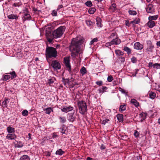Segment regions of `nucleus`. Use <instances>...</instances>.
Listing matches in <instances>:
<instances>
[{
	"mask_svg": "<svg viewBox=\"0 0 160 160\" xmlns=\"http://www.w3.org/2000/svg\"><path fill=\"white\" fill-rule=\"evenodd\" d=\"M84 41V39L80 36L72 39L71 45L70 46V50L72 52V55H76L79 52L80 49V46Z\"/></svg>",
	"mask_w": 160,
	"mask_h": 160,
	"instance_id": "1",
	"label": "nucleus"
},
{
	"mask_svg": "<svg viewBox=\"0 0 160 160\" xmlns=\"http://www.w3.org/2000/svg\"><path fill=\"white\" fill-rule=\"evenodd\" d=\"M65 27L61 26L55 30L53 32L52 35L55 38H59L62 36L65 31Z\"/></svg>",
	"mask_w": 160,
	"mask_h": 160,
	"instance_id": "2",
	"label": "nucleus"
},
{
	"mask_svg": "<svg viewBox=\"0 0 160 160\" xmlns=\"http://www.w3.org/2000/svg\"><path fill=\"white\" fill-rule=\"evenodd\" d=\"M46 55L49 58L56 57L57 52L56 49L52 47H48L46 50Z\"/></svg>",
	"mask_w": 160,
	"mask_h": 160,
	"instance_id": "3",
	"label": "nucleus"
},
{
	"mask_svg": "<svg viewBox=\"0 0 160 160\" xmlns=\"http://www.w3.org/2000/svg\"><path fill=\"white\" fill-rule=\"evenodd\" d=\"M79 112L84 114L87 111V106L86 103L83 101H79L78 102Z\"/></svg>",
	"mask_w": 160,
	"mask_h": 160,
	"instance_id": "4",
	"label": "nucleus"
},
{
	"mask_svg": "<svg viewBox=\"0 0 160 160\" xmlns=\"http://www.w3.org/2000/svg\"><path fill=\"white\" fill-rule=\"evenodd\" d=\"M64 60L66 67L68 69V70L70 72L71 70V68L70 64L69 59V58L68 57L64 58Z\"/></svg>",
	"mask_w": 160,
	"mask_h": 160,
	"instance_id": "5",
	"label": "nucleus"
},
{
	"mask_svg": "<svg viewBox=\"0 0 160 160\" xmlns=\"http://www.w3.org/2000/svg\"><path fill=\"white\" fill-rule=\"evenodd\" d=\"M24 14L22 18L23 20L24 21L26 20H30L31 18V16L28 14V11L27 9H25L24 12Z\"/></svg>",
	"mask_w": 160,
	"mask_h": 160,
	"instance_id": "6",
	"label": "nucleus"
},
{
	"mask_svg": "<svg viewBox=\"0 0 160 160\" xmlns=\"http://www.w3.org/2000/svg\"><path fill=\"white\" fill-rule=\"evenodd\" d=\"M52 65L54 69L56 70L59 69L61 68L60 63L56 60H54L52 62Z\"/></svg>",
	"mask_w": 160,
	"mask_h": 160,
	"instance_id": "7",
	"label": "nucleus"
},
{
	"mask_svg": "<svg viewBox=\"0 0 160 160\" xmlns=\"http://www.w3.org/2000/svg\"><path fill=\"white\" fill-rule=\"evenodd\" d=\"M133 47L134 49L136 50H141L143 48V45L139 42H137L134 43Z\"/></svg>",
	"mask_w": 160,
	"mask_h": 160,
	"instance_id": "8",
	"label": "nucleus"
},
{
	"mask_svg": "<svg viewBox=\"0 0 160 160\" xmlns=\"http://www.w3.org/2000/svg\"><path fill=\"white\" fill-rule=\"evenodd\" d=\"M73 109V108L70 106L68 107H63L61 109V110L62 112L67 113L68 112L72 111Z\"/></svg>",
	"mask_w": 160,
	"mask_h": 160,
	"instance_id": "9",
	"label": "nucleus"
},
{
	"mask_svg": "<svg viewBox=\"0 0 160 160\" xmlns=\"http://www.w3.org/2000/svg\"><path fill=\"white\" fill-rule=\"evenodd\" d=\"M7 139L9 140H15L17 138V136L12 133H8L6 136Z\"/></svg>",
	"mask_w": 160,
	"mask_h": 160,
	"instance_id": "10",
	"label": "nucleus"
},
{
	"mask_svg": "<svg viewBox=\"0 0 160 160\" xmlns=\"http://www.w3.org/2000/svg\"><path fill=\"white\" fill-rule=\"evenodd\" d=\"M19 16L17 14H12L7 16L8 18L9 19H15L16 20L18 19Z\"/></svg>",
	"mask_w": 160,
	"mask_h": 160,
	"instance_id": "11",
	"label": "nucleus"
},
{
	"mask_svg": "<svg viewBox=\"0 0 160 160\" xmlns=\"http://www.w3.org/2000/svg\"><path fill=\"white\" fill-rule=\"evenodd\" d=\"M147 11L148 13H152L154 12L153 6L152 4H149L147 8Z\"/></svg>",
	"mask_w": 160,
	"mask_h": 160,
	"instance_id": "12",
	"label": "nucleus"
},
{
	"mask_svg": "<svg viewBox=\"0 0 160 160\" xmlns=\"http://www.w3.org/2000/svg\"><path fill=\"white\" fill-rule=\"evenodd\" d=\"M112 45H117L119 44L121 42V40L117 38H116L115 39H113L111 41Z\"/></svg>",
	"mask_w": 160,
	"mask_h": 160,
	"instance_id": "13",
	"label": "nucleus"
},
{
	"mask_svg": "<svg viewBox=\"0 0 160 160\" xmlns=\"http://www.w3.org/2000/svg\"><path fill=\"white\" fill-rule=\"evenodd\" d=\"M147 114L145 113L142 112L139 115V117L140 118V120L142 122L146 117Z\"/></svg>",
	"mask_w": 160,
	"mask_h": 160,
	"instance_id": "14",
	"label": "nucleus"
},
{
	"mask_svg": "<svg viewBox=\"0 0 160 160\" xmlns=\"http://www.w3.org/2000/svg\"><path fill=\"white\" fill-rule=\"evenodd\" d=\"M7 130L9 133L14 134L15 131V129L10 126L7 127Z\"/></svg>",
	"mask_w": 160,
	"mask_h": 160,
	"instance_id": "15",
	"label": "nucleus"
},
{
	"mask_svg": "<svg viewBox=\"0 0 160 160\" xmlns=\"http://www.w3.org/2000/svg\"><path fill=\"white\" fill-rule=\"evenodd\" d=\"M148 26L150 28H152L155 25V22L151 20L149 21L147 23Z\"/></svg>",
	"mask_w": 160,
	"mask_h": 160,
	"instance_id": "16",
	"label": "nucleus"
},
{
	"mask_svg": "<svg viewBox=\"0 0 160 160\" xmlns=\"http://www.w3.org/2000/svg\"><path fill=\"white\" fill-rule=\"evenodd\" d=\"M153 46L150 44L148 47L146 49V50L148 53L151 52H152L153 49Z\"/></svg>",
	"mask_w": 160,
	"mask_h": 160,
	"instance_id": "17",
	"label": "nucleus"
},
{
	"mask_svg": "<svg viewBox=\"0 0 160 160\" xmlns=\"http://www.w3.org/2000/svg\"><path fill=\"white\" fill-rule=\"evenodd\" d=\"M130 102L136 107H138L139 106V102L136 99H132L131 100Z\"/></svg>",
	"mask_w": 160,
	"mask_h": 160,
	"instance_id": "18",
	"label": "nucleus"
},
{
	"mask_svg": "<svg viewBox=\"0 0 160 160\" xmlns=\"http://www.w3.org/2000/svg\"><path fill=\"white\" fill-rule=\"evenodd\" d=\"M150 98L152 99H154L156 97V94L155 92L151 91L149 92Z\"/></svg>",
	"mask_w": 160,
	"mask_h": 160,
	"instance_id": "19",
	"label": "nucleus"
},
{
	"mask_svg": "<svg viewBox=\"0 0 160 160\" xmlns=\"http://www.w3.org/2000/svg\"><path fill=\"white\" fill-rule=\"evenodd\" d=\"M139 22V19L137 18L134 20L130 22V24L134 26L135 24H138Z\"/></svg>",
	"mask_w": 160,
	"mask_h": 160,
	"instance_id": "20",
	"label": "nucleus"
},
{
	"mask_svg": "<svg viewBox=\"0 0 160 160\" xmlns=\"http://www.w3.org/2000/svg\"><path fill=\"white\" fill-rule=\"evenodd\" d=\"M46 34L47 37V39L48 41L50 42H52V38L49 37L50 35H51V33L50 32L49 33L46 32Z\"/></svg>",
	"mask_w": 160,
	"mask_h": 160,
	"instance_id": "21",
	"label": "nucleus"
},
{
	"mask_svg": "<svg viewBox=\"0 0 160 160\" xmlns=\"http://www.w3.org/2000/svg\"><path fill=\"white\" fill-rule=\"evenodd\" d=\"M20 160H30V159L28 155H24L21 157Z\"/></svg>",
	"mask_w": 160,
	"mask_h": 160,
	"instance_id": "22",
	"label": "nucleus"
},
{
	"mask_svg": "<svg viewBox=\"0 0 160 160\" xmlns=\"http://www.w3.org/2000/svg\"><path fill=\"white\" fill-rule=\"evenodd\" d=\"M126 109V104H124L123 105H121L119 108V111L121 112H122L125 111Z\"/></svg>",
	"mask_w": 160,
	"mask_h": 160,
	"instance_id": "23",
	"label": "nucleus"
},
{
	"mask_svg": "<svg viewBox=\"0 0 160 160\" xmlns=\"http://www.w3.org/2000/svg\"><path fill=\"white\" fill-rule=\"evenodd\" d=\"M45 111H46V113L49 114L52 112H53V110L51 108H46Z\"/></svg>",
	"mask_w": 160,
	"mask_h": 160,
	"instance_id": "24",
	"label": "nucleus"
},
{
	"mask_svg": "<svg viewBox=\"0 0 160 160\" xmlns=\"http://www.w3.org/2000/svg\"><path fill=\"white\" fill-rule=\"evenodd\" d=\"M117 117L118 120L120 122H122L123 121V117L122 115V114H118L117 115Z\"/></svg>",
	"mask_w": 160,
	"mask_h": 160,
	"instance_id": "25",
	"label": "nucleus"
},
{
	"mask_svg": "<svg viewBox=\"0 0 160 160\" xmlns=\"http://www.w3.org/2000/svg\"><path fill=\"white\" fill-rule=\"evenodd\" d=\"M68 120L72 122L74 120L75 118L72 114H70L68 117Z\"/></svg>",
	"mask_w": 160,
	"mask_h": 160,
	"instance_id": "26",
	"label": "nucleus"
},
{
	"mask_svg": "<svg viewBox=\"0 0 160 160\" xmlns=\"http://www.w3.org/2000/svg\"><path fill=\"white\" fill-rule=\"evenodd\" d=\"M64 153V152L62 151L61 149H60L56 151V154L59 155H62Z\"/></svg>",
	"mask_w": 160,
	"mask_h": 160,
	"instance_id": "27",
	"label": "nucleus"
},
{
	"mask_svg": "<svg viewBox=\"0 0 160 160\" xmlns=\"http://www.w3.org/2000/svg\"><path fill=\"white\" fill-rule=\"evenodd\" d=\"M80 72L81 74H82V75H84L85 73H86L87 72V71L86 68L84 67H82L81 69H80Z\"/></svg>",
	"mask_w": 160,
	"mask_h": 160,
	"instance_id": "28",
	"label": "nucleus"
},
{
	"mask_svg": "<svg viewBox=\"0 0 160 160\" xmlns=\"http://www.w3.org/2000/svg\"><path fill=\"white\" fill-rule=\"evenodd\" d=\"M54 78H52L48 80V83L50 86H51L52 84L54 82Z\"/></svg>",
	"mask_w": 160,
	"mask_h": 160,
	"instance_id": "29",
	"label": "nucleus"
},
{
	"mask_svg": "<svg viewBox=\"0 0 160 160\" xmlns=\"http://www.w3.org/2000/svg\"><path fill=\"white\" fill-rule=\"evenodd\" d=\"M123 50L126 52L128 54H130L131 53V50L130 48L127 47H124Z\"/></svg>",
	"mask_w": 160,
	"mask_h": 160,
	"instance_id": "30",
	"label": "nucleus"
},
{
	"mask_svg": "<svg viewBox=\"0 0 160 160\" xmlns=\"http://www.w3.org/2000/svg\"><path fill=\"white\" fill-rule=\"evenodd\" d=\"M96 9L95 8H90L88 10V12L90 14H93L95 12Z\"/></svg>",
	"mask_w": 160,
	"mask_h": 160,
	"instance_id": "31",
	"label": "nucleus"
},
{
	"mask_svg": "<svg viewBox=\"0 0 160 160\" xmlns=\"http://www.w3.org/2000/svg\"><path fill=\"white\" fill-rule=\"evenodd\" d=\"M115 53L118 56L122 55H123V53L119 50H115Z\"/></svg>",
	"mask_w": 160,
	"mask_h": 160,
	"instance_id": "32",
	"label": "nucleus"
},
{
	"mask_svg": "<svg viewBox=\"0 0 160 160\" xmlns=\"http://www.w3.org/2000/svg\"><path fill=\"white\" fill-rule=\"evenodd\" d=\"M60 120V122L62 123H65L66 121V119L65 117H60L59 118Z\"/></svg>",
	"mask_w": 160,
	"mask_h": 160,
	"instance_id": "33",
	"label": "nucleus"
},
{
	"mask_svg": "<svg viewBox=\"0 0 160 160\" xmlns=\"http://www.w3.org/2000/svg\"><path fill=\"white\" fill-rule=\"evenodd\" d=\"M158 18L157 16H150L148 18L149 20H156Z\"/></svg>",
	"mask_w": 160,
	"mask_h": 160,
	"instance_id": "34",
	"label": "nucleus"
},
{
	"mask_svg": "<svg viewBox=\"0 0 160 160\" xmlns=\"http://www.w3.org/2000/svg\"><path fill=\"white\" fill-rule=\"evenodd\" d=\"M9 74L11 75V78L12 79L14 78L16 76V75L15 71H13L10 73Z\"/></svg>",
	"mask_w": 160,
	"mask_h": 160,
	"instance_id": "35",
	"label": "nucleus"
},
{
	"mask_svg": "<svg viewBox=\"0 0 160 160\" xmlns=\"http://www.w3.org/2000/svg\"><path fill=\"white\" fill-rule=\"evenodd\" d=\"M153 68L156 69H160V64L158 63H155L153 65Z\"/></svg>",
	"mask_w": 160,
	"mask_h": 160,
	"instance_id": "36",
	"label": "nucleus"
},
{
	"mask_svg": "<svg viewBox=\"0 0 160 160\" xmlns=\"http://www.w3.org/2000/svg\"><path fill=\"white\" fill-rule=\"evenodd\" d=\"M22 114L24 116H27L28 115V112L27 110H24L22 111Z\"/></svg>",
	"mask_w": 160,
	"mask_h": 160,
	"instance_id": "37",
	"label": "nucleus"
},
{
	"mask_svg": "<svg viewBox=\"0 0 160 160\" xmlns=\"http://www.w3.org/2000/svg\"><path fill=\"white\" fill-rule=\"evenodd\" d=\"M128 12L130 14L133 15H136L137 14L136 12L135 11L133 10H129Z\"/></svg>",
	"mask_w": 160,
	"mask_h": 160,
	"instance_id": "38",
	"label": "nucleus"
},
{
	"mask_svg": "<svg viewBox=\"0 0 160 160\" xmlns=\"http://www.w3.org/2000/svg\"><path fill=\"white\" fill-rule=\"evenodd\" d=\"M10 78H11V76L9 75H5L3 76V80L5 81L7 80Z\"/></svg>",
	"mask_w": 160,
	"mask_h": 160,
	"instance_id": "39",
	"label": "nucleus"
},
{
	"mask_svg": "<svg viewBox=\"0 0 160 160\" xmlns=\"http://www.w3.org/2000/svg\"><path fill=\"white\" fill-rule=\"evenodd\" d=\"M85 4V5L88 7H90L92 5V2L90 1H88Z\"/></svg>",
	"mask_w": 160,
	"mask_h": 160,
	"instance_id": "40",
	"label": "nucleus"
},
{
	"mask_svg": "<svg viewBox=\"0 0 160 160\" xmlns=\"http://www.w3.org/2000/svg\"><path fill=\"white\" fill-rule=\"evenodd\" d=\"M65 86L67 85V84H69V80L68 79H64L63 80Z\"/></svg>",
	"mask_w": 160,
	"mask_h": 160,
	"instance_id": "41",
	"label": "nucleus"
},
{
	"mask_svg": "<svg viewBox=\"0 0 160 160\" xmlns=\"http://www.w3.org/2000/svg\"><path fill=\"white\" fill-rule=\"evenodd\" d=\"M98 41V39L97 38H93L90 42V44L92 45L94 44L95 42H97Z\"/></svg>",
	"mask_w": 160,
	"mask_h": 160,
	"instance_id": "42",
	"label": "nucleus"
},
{
	"mask_svg": "<svg viewBox=\"0 0 160 160\" xmlns=\"http://www.w3.org/2000/svg\"><path fill=\"white\" fill-rule=\"evenodd\" d=\"M113 80V78L112 76L111 75L109 76L108 77L107 80L109 82H112Z\"/></svg>",
	"mask_w": 160,
	"mask_h": 160,
	"instance_id": "43",
	"label": "nucleus"
},
{
	"mask_svg": "<svg viewBox=\"0 0 160 160\" xmlns=\"http://www.w3.org/2000/svg\"><path fill=\"white\" fill-rule=\"evenodd\" d=\"M131 62L133 63H135L137 61V58L134 57H133L131 59Z\"/></svg>",
	"mask_w": 160,
	"mask_h": 160,
	"instance_id": "44",
	"label": "nucleus"
},
{
	"mask_svg": "<svg viewBox=\"0 0 160 160\" xmlns=\"http://www.w3.org/2000/svg\"><path fill=\"white\" fill-rule=\"evenodd\" d=\"M109 121L108 119H104L102 120V124L103 125H105L106 123H108V122Z\"/></svg>",
	"mask_w": 160,
	"mask_h": 160,
	"instance_id": "45",
	"label": "nucleus"
},
{
	"mask_svg": "<svg viewBox=\"0 0 160 160\" xmlns=\"http://www.w3.org/2000/svg\"><path fill=\"white\" fill-rule=\"evenodd\" d=\"M8 99H6L5 100H4L3 101V102H2V106H3L4 107H6L7 105V101Z\"/></svg>",
	"mask_w": 160,
	"mask_h": 160,
	"instance_id": "46",
	"label": "nucleus"
},
{
	"mask_svg": "<svg viewBox=\"0 0 160 160\" xmlns=\"http://www.w3.org/2000/svg\"><path fill=\"white\" fill-rule=\"evenodd\" d=\"M57 11L53 10L51 14L53 16H56L57 15Z\"/></svg>",
	"mask_w": 160,
	"mask_h": 160,
	"instance_id": "47",
	"label": "nucleus"
},
{
	"mask_svg": "<svg viewBox=\"0 0 160 160\" xmlns=\"http://www.w3.org/2000/svg\"><path fill=\"white\" fill-rule=\"evenodd\" d=\"M107 88L106 87L102 86L100 90V92H103L104 91L106 90Z\"/></svg>",
	"mask_w": 160,
	"mask_h": 160,
	"instance_id": "48",
	"label": "nucleus"
},
{
	"mask_svg": "<svg viewBox=\"0 0 160 160\" xmlns=\"http://www.w3.org/2000/svg\"><path fill=\"white\" fill-rule=\"evenodd\" d=\"M117 34L116 32L112 33L110 36V38H112L116 36V38H117Z\"/></svg>",
	"mask_w": 160,
	"mask_h": 160,
	"instance_id": "49",
	"label": "nucleus"
},
{
	"mask_svg": "<svg viewBox=\"0 0 160 160\" xmlns=\"http://www.w3.org/2000/svg\"><path fill=\"white\" fill-rule=\"evenodd\" d=\"M86 24L88 26H90L92 24V22L91 21L89 20H86Z\"/></svg>",
	"mask_w": 160,
	"mask_h": 160,
	"instance_id": "50",
	"label": "nucleus"
},
{
	"mask_svg": "<svg viewBox=\"0 0 160 160\" xmlns=\"http://www.w3.org/2000/svg\"><path fill=\"white\" fill-rule=\"evenodd\" d=\"M112 45V42H107L105 44V46L106 47H109V46H110L111 45Z\"/></svg>",
	"mask_w": 160,
	"mask_h": 160,
	"instance_id": "51",
	"label": "nucleus"
},
{
	"mask_svg": "<svg viewBox=\"0 0 160 160\" xmlns=\"http://www.w3.org/2000/svg\"><path fill=\"white\" fill-rule=\"evenodd\" d=\"M134 135L136 137H139V133L137 131H135L134 133Z\"/></svg>",
	"mask_w": 160,
	"mask_h": 160,
	"instance_id": "52",
	"label": "nucleus"
},
{
	"mask_svg": "<svg viewBox=\"0 0 160 160\" xmlns=\"http://www.w3.org/2000/svg\"><path fill=\"white\" fill-rule=\"evenodd\" d=\"M21 5V4L20 3L18 2V3H14L13 5V6H14V7H19Z\"/></svg>",
	"mask_w": 160,
	"mask_h": 160,
	"instance_id": "53",
	"label": "nucleus"
},
{
	"mask_svg": "<svg viewBox=\"0 0 160 160\" xmlns=\"http://www.w3.org/2000/svg\"><path fill=\"white\" fill-rule=\"evenodd\" d=\"M119 90L120 92H121L123 93H125L126 92L125 90L122 89L121 88H119Z\"/></svg>",
	"mask_w": 160,
	"mask_h": 160,
	"instance_id": "54",
	"label": "nucleus"
},
{
	"mask_svg": "<svg viewBox=\"0 0 160 160\" xmlns=\"http://www.w3.org/2000/svg\"><path fill=\"white\" fill-rule=\"evenodd\" d=\"M96 83L97 85L99 86H100L102 85V81H99L97 82Z\"/></svg>",
	"mask_w": 160,
	"mask_h": 160,
	"instance_id": "55",
	"label": "nucleus"
},
{
	"mask_svg": "<svg viewBox=\"0 0 160 160\" xmlns=\"http://www.w3.org/2000/svg\"><path fill=\"white\" fill-rule=\"evenodd\" d=\"M156 90L160 92V85H158L156 87Z\"/></svg>",
	"mask_w": 160,
	"mask_h": 160,
	"instance_id": "56",
	"label": "nucleus"
},
{
	"mask_svg": "<svg viewBox=\"0 0 160 160\" xmlns=\"http://www.w3.org/2000/svg\"><path fill=\"white\" fill-rule=\"evenodd\" d=\"M125 24L127 26L129 27L130 26V25L131 24H130V22H129V21H126V22H125Z\"/></svg>",
	"mask_w": 160,
	"mask_h": 160,
	"instance_id": "57",
	"label": "nucleus"
},
{
	"mask_svg": "<svg viewBox=\"0 0 160 160\" xmlns=\"http://www.w3.org/2000/svg\"><path fill=\"white\" fill-rule=\"evenodd\" d=\"M63 8V6L62 5H59L58 7L57 11H58L60 9L62 8Z\"/></svg>",
	"mask_w": 160,
	"mask_h": 160,
	"instance_id": "58",
	"label": "nucleus"
},
{
	"mask_svg": "<svg viewBox=\"0 0 160 160\" xmlns=\"http://www.w3.org/2000/svg\"><path fill=\"white\" fill-rule=\"evenodd\" d=\"M97 26L98 27H101V25L100 22H98L97 23Z\"/></svg>",
	"mask_w": 160,
	"mask_h": 160,
	"instance_id": "59",
	"label": "nucleus"
},
{
	"mask_svg": "<svg viewBox=\"0 0 160 160\" xmlns=\"http://www.w3.org/2000/svg\"><path fill=\"white\" fill-rule=\"evenodd\" d=\"M148 66L149 67H151L152 66V62H149L148 64Z\"/></svg>",
	"mask_w": 160,
	"mask_h": 160,
	"instance_id": "60",
	"label": "nucleus"
},
{
	"mask_svg": "<svg viewBox=\"0 0 160 160\" xmlns=\"http://www.w3.org/2000/svg\"><path fill=\"white\" fill-rule=\"evenodd\" d=\"M157 45L158 46L160 47V41L157 42Z\"/></svg>",
	"mask_w": 160,
	"mask_h": 160,
	"instance_id": "61",
	"label": "nucleus"
},
{
	"mask_svg": "<svg viewBox=\"0 0 160 160\" xmlns=\"http://www.w3.org/2000/svg\"><path fill=\"white\" fill-rule=\"evenodd\" d=\"M87 160H92V158L88 157L87 158Z\"/></svg>",
	"mask_w": 160,
	"mask_h": 160,
	"instance_id": "62",
	"label": "nucleus"
},
{
	"mask_svg": "<svg viewBox=\"0 0 160 160\" xmlns=\"http://www.w3.org/2000/svg\"><path fill=\"white\" fill-rule=\"evenodd\" d=\"M31 134H30V133H29V134H28L29 139H30V138H31V136H31Z\"/></svg>",
	"mask_w": 160,
	"mask_h": 160,
	"instance_id": "63",
	"label": "nucleus"
},
{
	"mask_svg": "<svg viewBox=\"0 0 160 160\" xmlns=\"http://www.w3.org/2000/svg\"><path fill=\"white\" fill-rule=\"evenodd\" d=\"M158 123L160 124V118L158 120Z\"/></svg>",
	"mask_w": 160,
	"mask_h": 160,
	"instance_id": "64",
	"label": "nucleus"
}]
</instances>
